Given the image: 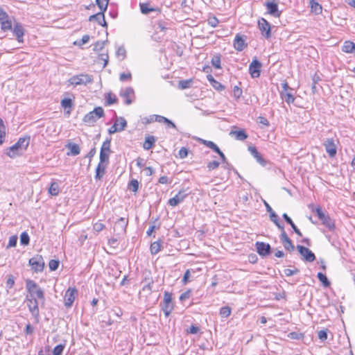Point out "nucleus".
Returning <instances> with one entry per match:
<instances>
[{"label":"nucleus","instance_id":"nucleus-21","mask_svg":"<svg viewBox=\"0 0 355 355\" xmlns=\"http://www.w3.org/2000/svg\"><path fill=\"white\" fill-rule=\"evenodd\" d=\"M248 150L259 164L262 166H266L267 162L262 157L255 146H249Z\"/></svg>","mask_w":355,"mask_h":355},{"label":"nucleus","instance_id":"nucleus-11","mask_svg":"<svg viewBox=\"0 0 355 355\" xmlns=\"http://www.w3.org/2000/svg\"><path fill=\"white\" fill-rule=\"evenodd\" d=\"M258 26L263 36L269 39L271 37L270 24L264 18H261L258 21Z\"/></svg>","mask_w":355,"mask_h":355},{"label":"nucleus","instance_id":"nucleus-41","mask_svg":"<svg viewBox=\"0 0 355 355\" xmlns=\"http://www.w3.org/2000/svg\"><path fill=\"white\" fill-rule=\"evenodd\" d=\"M1 28L4 32L12 30V21L10 19L0 23Z\"/></svg>","mask_w":355,"mask_h":355},{"label":"nucleus","instance_id":"nucleus-64","mask_svg":"<svg viewBox=\"0 0 355 355\" xmlns=\"http://www.w3.org/2000/svg\"><path fill=\"white\" fill-rule=\"evenodd\" d=\"M218 22L219 21L216 17H211L208 19V24L212 27H216Z\"/></svg>","mask_w":355,"mask_h":355},{"label":"nucleus","instance_id":"nucleus-22","mask_svg":"<svg viewBox=\"0 0 355 355\" xmlns=\"http://www.w3.org/2000/svg\"><path fill=\"white\" fill-rule=\"evenodd\" d=\"M94 20L96 21L98 23V24H100L101 26H102L103 27L107 26V24L105 19V15L103 13V12H99L96 14L91 15L89 17V21H92Z\"/></svg>","mask_w":355,"mask_h":355},{"label":"nucleus","instance_id":"nucleus-17","mask_svg":"<svg viewBox=\"0 0 355 355\" xmlns=\"http://www.w3.org/2000/svg\"><path fill=\"white\" fill-rule=\"evenodd\" d=\"M78 291L75 288H69L64 295V305L71 307L74 302Z\"/></svg>","mask_w":355,"mask_h":355},{"label":"nucleus","instance_id":"nucleus-45","mask_svg":"<svg viewBox=\"0 0 355 355\" xmlns=\"http://www.w3.org/2000/svg\"><path fill=\"white\" fill-rule=\"evenodd\" d=\"M30 242L29 235L26 232H24L20 235V243L23 245H28Z\"/></svg>","mask_w":355,"mask_h":355},{"label":"nucleus","instance_id":"nucleus-33","mask_svg":"<svg viewBox=\"0 0 355 355\" xmlns=\"http://www.w3.org/2000/svg\"><path fill=\"white\" fill-rule=\"evenodd\" d=\"M62 107L66 110L69 108V110L67 111V114H70L71 110L73 106V102L71 98H64L61 101Z\"/></svg>","mask_w":355,"mask_h":355},{"label":"nucleus","instance_id":"nucleus-23","mask_svg":"<svg viewBox=\"0 0 355 355\" xmlns=\"http://www.w3.org/2000/svg\"><path fill=\"white\" fill-rule=\"evenodd\" d=\"M22 151L23 150H21V148L15 143L6 149V155L10 158H14L20 155Z\"/></svg>","mask_w":355,"mask_h":355},{"label":"nucleus","instance_id":"nucleus-56","mask_svg":"<svg viewBox=\"0 0 355 355\" xmlns=\"http://www.w3.org/2000/svg\"><path fill=\"white\" fill-rule=\"evenodd\" d=\"M15 284V277L12 275H8L6 281V287L9 289L12 288Z\"/></svg>","mask_w":355,"mask_h":355},{"label":"nucleus","instance_id":"nucleus-60","mask_svg":"<svg viewBox=\"0 0 355 355\" xmlns=\"http://www.w3.org/2000/svg\"><path fill=\"white\" fill-rule=\"evenodd\" d=\"M126 51L123 46H119L116 50V55L117 57H122V59L125 57Z\"/></svg>","mask_w":355,"mask_h":355},{"label":"nucleus","instance_id":"nucleus-43","mask_svg":"<svg viewBox=\"0 0 355 355\" xmlns=\"http://www.w3.org/2000/svg\"><path fill=\"white\" fill-rule=\"evenodd\" d=\"M110 144H111V140L106 139L103 143L100 152L111 153L112 151L110 149Z\"/></svg>","mask_w":355,"mask_h":355},{"label":"nucleus","instance_id":"nucleus-8","mask_svg":"<svg viewBox=\"0 0 355 355\" xmlns=\"http://www.w3.org/2000/svg\"><path fill=\"white\" fill-rule=\"evenodd\" d=\"M127 126V122L123 117H116L114 125L108 129L109 134L123 131Z\"/></svg>","mask_w":355,"mask_h":355},{"label":"nucleus","instance_id":"nucleus-15","mask_svg":"<svg viewBox=\"0 0 355 355\" xmlns=\"http://www.w3.org/2000/svg\"><path fill=\"white\" fill-rule=\"evenodd\" d=\"M255 246L257 252L260 256L266 257L271 253V247L268 243L257 241Z\"/></svg>","mask_w":355,"mask_h":355},{"label":"nucleus","instance_id":"nucleus-61","mask_svg":"<svg viewBox=\"0 0 355 355\" xmlns=\"http://www.w3.org/2000/svg\"><path fill=\"white\" fill-rule=\"evenodd\" d=\"M10 19L7 12L0 6V23Z\"/></svg>","mask_w":355,"mask_h":355},{"label":"nucleus","instance_id":"nucleus-47","mask_svg":"<svg viewBox=\"0 0 355 355\" xmlns=\"http://www.w3.org/2000/svg\"><path fill=\"white\" fill-rule=\"evenodd\" d=\"M211 64L216 69H220V55L217 54L212 57Z\"/></svg>","mask_w":355,"mask_h":355},{"label":"nucleus","instance_id":"nucleus-20","mask_svg":"<svg viewBox=\"0 0 355 355\" xmlns=\"http://www.w3.org/2000/svg\"><path fill=\"white\" fill-rule=\"evenodd\" d=\"M121 96L125 98V103L130 105L135 98V91L132 87H126L121 92Z\"/></svg>","mask_w":355,"mask_h":355},{"label":"nucleus","instance_id":"nucleus-16","mask_svg":"<svg viewBox=\"0 0 355 355\" xmlns=\"http://www.w3.org/2000/svg\"><path fill=\"white\" fill-rule=\"evenodd\" d=\"M264 6L270 15L275 17L280 16L281 12L278 10V5L275 3V0H267Z\"/></svg>","mask_w":355,"mask_h":355},{"label":"nucleus","instance_id":"nucleus-57","mask_svg":"<svg viewBox=\"0 0 355 355\" xmlns=\"http://www.w3.org/2000/svg\"><path fill=\"white\" fill-rule=\"evenodd\" d=\"M299 272H300V270L297 268H295L294 269L287 268V269H285L284 270V272L285 275L287 276V277H290V276L296 275Z\"/></svg>","mask_w":355,"mask_h":355},{"label":"nucleus","instance_id":"nucleus-48","mask_svg":"<svg viewBox=\"0 0 355 355\" xmlns=\"http://www.w3.org/2000/svg\"><path fill=\"white\" fill-rule=\"evenodd\" d=\"M128 188L132 191L137 192L139 189V182L135 179L132 180L129 183Z\"/></svg>","mask_w":355,"mask_h":355},{"label":"nucleus","instance_id":"nucleus-50","mask_svg":"<svg viewBox=\"0 0 355 355\" xmlns=\"http://www.w3.org/2000/svg\"><path fill=\"white\" fill-rule=\"evenodd\" d=\"M106 103L107 105H112L117 101L116 96L112 95L111 93L107 94L105 96Z\"/></svg>","mask_w":355,"mask_h":355},{"label":"nucleus","instance_id":"nucleus-63","mask_svg":"<svg viewBox=\"0 0 355 355\" xmlns=\"http://www.w3.org/2000/svg\"><path fill=\"white\" fill-rule=\"evenodd\" d=\"M219 164H219V162L218 161L209 162L207 164V168H209V171L214 170V169L217 168L219 166Z\"/></svg>","mask_w":355,"mask_h":355},{"label":"nucleus","instance_id":"nucleus-5","mask_svg":"<svg viewBox=\"0 0 355 355\" xmlns=\"http://www.w3.org/2000/svg\"><path fill=\"white\" fill-rule=\"evenodd\" d=\"M69 82L71 85L77 86L80 85H87L88 83H92L93 82V78L92 76L89 74H80L77 76H73L71 77Z\"/></svg>","mask_w":355,"mask_h":355},{"label":"nucleus","instance_id":"nucleus-9","mask_svg":"<svg viewBox=\"0 0 355 355\" xmlns=\"http://www.w3.org/2000/svg\"><path fill=\"white\" fill-rule=\"evenodd\" d=\"M128 220L121 217L116 221L114 225V231L116 235H123L126 232Z\"/></svg>","mask_w":355,"mask_h":355},{"label":"nucleus","instance_id":"nucleus-58","mask_svg":"<svg viewBox=\"0 0 355 355\" xmlns=\"http://www.w3.org/2000/svg\"><path fill=\"white\" fill-rule=\"evenodd\" d=\"M110 153L100 152V162L99 163L103 164L108 162Z\"/></svg>","mask_w":355,"mask_h":355},{"label":"nucleus","instance_id":"nucleus-32","mask_svg":"<svg viewBox=\"0 0 355 355\" xmlns=\"http://www.w3.org/2000/svg\"><path fill=\"white\" fill-rule=\"evenodd\" d=\"M310 6L312 12H314L316 15H319L322 12V6L319 4L318 2L315 1L314 0L310 1Z\"/></svg>","mask_w":355,"mask_h":355},{"label":"nucleus","instance_id":"nucleus-25","mask_svg":"<svg viewBox=\"0 0 355 355\" xmlns=\"http://www.w3.org/2000/svg\"><path fill=\"white\" fill-rule=\"evenodd\" d=\"M245 40L239 35H236L234 41V46L236 50L241 51L245 47Z\"/></svg>","mask_w":355,"mask_h":355},{"label":"nucleus","instance_id":"nucleus-2","mask_svg":"<svg viewBox=\"0 0 355 355\" xmlns=\"http://www.w3.org/2000/svg\"><path fill=\"white\" fill-rule=\"evenodd\" d=\"M313 211L315 212L322 225L327 227L330 232L335 231V220L331 218L327 213L324 212L320 207H317Z\"/></svg>","mask_w":355,"mask_h":355},{"label":"nucleus","instance_id":"nucleus-54","mask_svg":"<svg viewBox=\"0 0 355 355\" xmlns=\"http://www.w3.org/2000/svg\"><path fill=\"white\" fill-rule=\"evenodd\" d=\"M288 337L293 340H300L304 337V336L301 333H297V332L293 331V332L289 333L288 334Z\"/></svg>","mask_w":355,"mask_h":355},{"label":"nucleus","instance_id":"nucleus-31","mask_svg":"<svg viewBox=\"0 0 355 355\" xmlns=\"http://www.w3.org/2000/svg\"><path fill=\"white\" fill-rule=\"evenodd\" d=\"M105 173V166L103 164L98 163L96 168L95 178L96 180H101Z\"/></svg>","mask_w":355,"mask_h":355},{"label":"nucleus","instance_id":"nucleus-24","mask_svg":"<svg viewBox=\"0 0 355 355\" xmlns=\"http://www.w3.org/2000/svg\"><path fill=\"white\" fill-rule=\"evenodd\" d=\"M230 135L234 136L236 140L244 141L248 137V134L243 129L237 130H231Z\"/></svg>","mask_w":355,"mask_h":355},{"label":"nucleus","instance_id":"nucleus-40","mask_svg":"<svg viewBox=\"0 0 355 355\" xmlns=\"http://www.w3.org/2000/svg\"><path fill=\"white\" fill-rule=\"evenodd\" d=\"M96 3L101 10L100 12H103V13L104 14V12L107 10L109 0H96Z\"/></svg>","mask_w":355,"mask_h":355},{"label":"nucleus","instance_id":"nucleus-53","mask_svg":"<svg viewBox=\"0 0 355 355\" xmlns=\"http://www.w3.org/2000/svg\"><path fill=\"white\" fill-rule=\"evenodd\" d=\"M327 332H328L327 329H322L318 331V336L319 339L322 342H324L327 339Z\"/></svg>","mask_w":355,"mask_h":355},{"label":"nucleus","instance_id":"nucleus-59","mask_svg":"<svg viewBox=\"0 0 355 355\" xmlns=\"http://www.w3.org/2000/svg\"><path fill=\"white\" fill-rule=\"evenodd\" d=\"M17 242V236H12L9 238L8 244L7 245V248L15 247Z\"/></svg>","mask_w":355,"mask_h":355},{"label":"nucleus","instance_id":"nucleus-3","mask_svg":"<svg viewBox=\"0 0 355 355\" xmlns=\"http://www.w3.org/2000/svg\"><path fill=\"white\" fill-rule=\"evenodd\" d=\"M27 301V306L28 308L29 311L31 312L32 316L35 320L36 322H39L40 321V310H39V304L41 302V300H38L37 297H31L29 296H26Z\"/></svg>","mask_w":355,"mask_h":355},{"label":"nucleus","instance_id":"nucleus-36","mask_svg":"<svg viewBox=\"0 0 355 355\" xmlns=\"http://www.w3.org/2000/svg\"><path fill=\"white\" fill-rule=\"evenodd\" d=\"M270 220L276 225V226L282 230L284 229V225L281 224L279 220V217L275 212L270 214Z\"/></svg>","mask_w":355,"mask_h":355},{"label":"nucleus","instance_id":"nucleus-42","mask_svg":"<svg viewBox=\"0 0 355 355\" xmlns=\"http://www.w3.org/2000/svg\"><path fill=\"white\" fill-rule=\"evenodd\" d=\"M192 82V79L180 80L178 83V87L181 89H187L190 87Z\"/></svg>","mask_w":355,"mask_h":355},{"label":"nucleus","instance_id":"nucleus-4","mask_svg":"<svg viewBox=\"0 0 355 355\" xmlns=\"http://www.w3.org/2000/svg\"><path fill=\"white\" fill-rule=\"evenodd\" d=\"M104 116V111L101 107H97L94 109L92 112L87 114L83 121L89 125H92L96 121Z\"/></svg>","mask_w":355,"mask_h":355},{"label":"nucleus","instance_id":"nucleus-10","mask_svg":"<svg viewBox=\"0 0 355 355\" xmlns=\"http://www.w3.org/2000/svg\"><path fill=\"white\" fill-rule=\"evenodd\" d=\"M189 193H187V190L182 189L173 197L168 200V204L170 206L175 207L180 202H183L184 199L188 196Z\"/></svg>","mask_w":355,"mask_h":355},{"label":"nucleus","instance_id":"nucleus-49","mask_svg":"<svg viewBox=\"0 0 355 355\" xmlns=\"http://www.w3.org/2000/svg\"><path fill=\"white\" fill-rule=\"evenodd\" d=\"M65 345L62 344L58 345L53 350V355H62Z\"/></svg>","mask_w":355,"mask_h":355},{"label":"nucleus","instance_id":"nucleus-28","mask_svg":"<svg viewBox=\"0 0 355 355\" xmlns=\"http://www.w3.org/2000/svg\"><path fill=\"white\" fill-rule=\"evenodd\" d=\"M281 98L285 101L288 104L293 103L295 98L292 93L288 91H282L280 93Z\"/></svg>","mask_w":355,"mask_h":355},{"label":"nucleus","instance_id":"nucleus-52","mask_svg":"<svg viewBox=\"0 0 355 355\" xmlns=\"http://www.w3.org/2000/svg\"><path fill=\"white\" fill-rule=\"evenodd\" d=\"M107 42L106 41H98L94 44V51H101L105 44V43Z\"/></svg>","mask_w":355,"mask_h":355},{"label":"nucleus","instance_id":"nucleus-34","mask_svg":"<svg viewBox=\"0 0 355 355\" xmlns=\"http://www.w3.org/2000/svg\"><path fill=\"white\" fill-rule=\"evenodd\" d=\"M49 193L53 196H56L59 194L60 187L58 182H53L51 184V186L49 189Z\"/></svg>","mask_w":355,"mask_h":355},{"label":"nucleus","instance_id":"nucleus-35","mask_svg":"<svg viewBox=\"0 0 355 355\" xmlns=\"http://www.w3.org/2000/svg\"><path fill=\"white\" fill-rule=\"evenodd\" d=\"M155 28L157 31L165 32L168 29V24L164 21H157L155 24Z\"/></svg>","mask_w":355,"mask_h":355},{"label":"nucleus","instance_id":"nucleus-44","mask_svg":"<svg viewBox=\"0 0 355 355\" xmlns=\"http://www.w3.org/2000/svg\"><path fill=\"white\" fill-rule=\"evenodd\" d=\"M144 282H146V284L143 286L142 290L144 291H148L150 293L152 291L153 280L145 278Z\"/></svg>","mask_w":355,"mask_h":355},{"label":"nucleus","instance_id":"nucleus-39","mask_svg":"<svg viewBox=\"0 0 355 355\" xmlns=\"http://www.w3.org/2000/svg\"><path fill=\"white\" fill-rule=\"evenodd\" d=\"M317 277L324 287H329L330 286V282L327 279V276L322 272H318Z\"/></svg>","mask_w":355,"mask_h":355},{"label":"nucleus","instance_id":"nucleus-30","mask_svg":"<svg viewBox=\"0 0 355 355\" xmlns=\"http://www.w3.org/2000/svg\"><path fill=\"white\" fill-rule=\"evenodd\" d=\"M140 10L142 14L148 15L150 12L158 10L157 9L150 8L149 3H140Z\"/></svg>","mask_w":355,"mask_h":355},{"label":"nucleus","instance_id":"nucleus-13","mask_svg":"<svg viewBox=\"0 0 355 355\" xmlns=\"http://www.w3.org/2000/svg\"><path fill=\"white\" fill-rule=\"evenodd\" d=\"M326 152L330 157H334L337 153V147L335 144V140L333 138L327 139L323 144Z\"/></svg>","mask_w":355,"mask_h":355},{"label":"nucleus","instance_id":"nucleus-29","mask_svg":"<svg viewBox=\"0 0 355 355\" xmlns=\"http://www.w3.org/2000/svg\"><path fill=\"white\" fill-rule=\"evenodd\" d=\"M155 138L154 136H148L145 139V141L143 144V148L145 150H150L151 149L155 143Z\"/></svg>","mask_w":355,"mask_h":355},{"label":"nucleus","instance_id":"nucleus-7","mask_svg":"<svg viewBox=\"0 0 355 355\" xmlns=\"http://www.w3.org/2000/svg\"><path fill=\"white\" fill-rule=\"evenodd\" d=\"M44 261L42 255L36 254L29 259V265L35 272H42L44 268Z\"/></svg>","mask_w":355,"mask_h":355},{"label":"nucleus","instance_id":"nucleus-12","mask_svg":"<svg viewBox=\"0 0 355 355\" xmlns=\"http://www.w3.org/2000/svg\"><path fill=\"white\" fill-rule=\"evenodd\" d=\"M297 249L299 253L303 257L304 261L308 262H313L315 260V254L309 248L302 245H297Z\"/></svg>","mask_w":355,"mask_h":355},{"label":"nucleus","instance_id":"nucleus-62","mask_svg":"<svg viewBox=\"0 0 355 355\" xmlns=\"http://www.w3.org/2000/svg\"><path fill=\"white\" fill-rule=\"evenodd\" d=\"M189 150L187 148L182 147L179 150L178 155L181 159H184L187 157Z\"/></svg>","mask_w":355,"mask_h":355},{"label":"nucleus","instance_id":"nucleus-38","mask_svg":"<svg viewBox=\"0 0 355 355\" xmlns=\"http://www.w3.org/2000/svg\"><path fill=\"white\" fill-rule=\"evenodd\" d=\"M162 244L159 241H155L151 243L150 250L152 254H157L161 250Z\"/></svg>","mask_w":355,"mask_h":355},{"label":"nucleus","instance_id":"nucleus-27","mask_svg":"<svg viewBox=\"0 0 355 355\" xmlns=\"http://www.w3.org/2000/svg\"><path fill=\"white\" fill-rule=\"evenodd\" d=\"M30 139L29 136L19 138L16 144L21 148V150H26L29 145Z\"/></svg>","mask_w":355,"mask_h":355},{"label":"nucleus","instance_id":"nucleus-14","mask_svg":"<svg viewBox=\"0 0 355 355\" xmlns=\"http://www.w3.org/2000/svg\"><path fill=\"white\" fill-rule=\"evenodd\" d=\"M262 64L254 58L249 66V73L252 78H258L260 76Z\"/></svg>","mask_w":355,"mask_h":355},{"label":"nucleus","instance_id":"nucleus-37","mask_svg":"<svg viewBox=\"0 0 355 355\" xmlns=\"http://www.w3.org/2000/svg\"><path fill=\"white\" fill-rule=\"evenodd\" d=\"M67 147L71 150V154L72 155L76 156L80 154V149L78 144H69L68 145H67Z\"/></svg>","mask_w":355,"mask_h":355},{"label":"nucleus","instance_id":"nucleus-18","mask_svg":"<svg viewBox=\"0 0 355 355\" xmlns=\"http://www.w3.org/2000/svg\"><path fill=\"white\" fill-rule=\"evenodd\" d=\"M14 35L16 37V40L19 43L24 42V35L25 33V30L21 24L19 22H15L13 26V28H12Z\"/></svg>","mask_w":355,"mask_h":355},{"label":"nucleus","instance_id":"nucleus-19","mask_svg":"<svg viewBox=\"0 0 355 355\" xmlns=\"http://www.w3.org/2000/svg\"><path fill=\"white\" fill-rule=\"evenodd\" d=\"M280 240L286 250L293 252L295 250V246L293 244L292 241L288 236L286 232L284 231V229L282 230Z\"/></svg>","mask_w":355,"mask_h":355},{"label":"nucleus","instance_id":"nucleus-46","mask_svg":"<svg viewBox=\"0 0 355 355\" xmlns=\"http://www.w3.org/2000/svg\"><path fill=\"white\" fill-rule=\"evenodd\" d=\"M202 143L207 146L208 148L213 150L214 152L217 153L219 152L220 148L218 147V146L214 143L211 141H207V140H202Z\"/></svg>","mask_w":355,"mask_h":355},{"label":"nucleus","instance_id":"nucleus-51","mask_svg":"<svg viewBox=\"0 0 355 355\" xmlns=\"http://www.w3.org/2000/svg\"><path fill=\"white\" fill-rule=\"evenodd\" d=\"M231 313V309L229 306H223L220 309V315L222 317L227 318Z\"/></svg>","mask_w":355,"mask_h":355},{"label":"nucleus","instance_id":"nucleus-55","mask_svg":"<svg viewBox=\"0 0 355 355\" xmlns=\"http://www.w3.org/2000/svg\"><path fill=\"white\" fill-rule=\"evenodd\" d=\"M59 264L58 260L51 259L49 263V266L51 271H54L58 269Z\"/></svg>","mask_w":355,"mask_h":355},{"label":"nucleus","instance_id":"nucleus-1","mask_svg":"<svg viewBox=\"0 0 355 355\" xmlns=\"http://www.w3.org/2000/svg\"><path fill=\"white\" fill-rule=\"evenodd\" d=\"M26 288L29 293L28 295L31 297H37L38 300H41V304L44 305L45 302V297L44 291L39 286V285L32 279H27L25 281Z\"/></svg>","mask_w":355,"mask_h":355},{"label":"nucleus","instance_id":"nucleus-6","mask_svg":"<svg viewBox=\"0 0 355 355\" xmlns=\"http://www.w3.org/2000/svg\"><path fill=\"white\" fill-rule=\"evenodd\" d=\"M162 309L166 317H168L173 309L172 293L168 291H165L164 293V300L162 305Z\"/></svg>","mask_w":355,"mask_h":355},{"label":"nucleus","instance_id":"nucleus-26","mask_svg":"<svg viewBox=\"0 0 355 355\" xmlns=\"http://www.w3.org/2000/svg\"><path fill=\"white\" fill-rule=\"evenodd\" d=\"M342 51L347 53H353L355 52V44L351 41H345L342 46Z\"/></svg>","mask_w":355,"mask_h":355}]
</instances>
